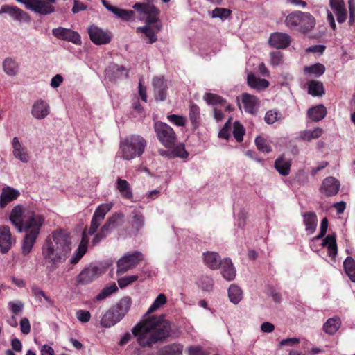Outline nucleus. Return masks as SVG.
<instances>
[{
    "mask_svg": "<svg viewBox=\"0 0 355 355\" xmlns=\"http://www.w3.org/2000/svg\"><path fill=\"white\" fill-rule=\"evenodd\" d=\"M323 132L320 128H315L313 130H304L299 133L298 139L302 141H310L312 139L319 138Z\"/></svg>",
    "mask_w": 355,
    "mask_h": 355,
    "instance_id": "58836bf2",
    "label": "nucleus"
},
{
    "mask_svg": "<svg viewBox=\"0 0 355 355\" xmlns=\"http://www.w3.org/2000/svg\"><path fill=\"white\" fill-rule=\"evenodd\" d=\"M16 243L15 236H12L8 225H0V252L7 254Z\"/></svg>",
    "mask_w": 355,
    "mask_h": 355,
    "instance_id": "9b49d317",
    "label": "nucleus"
},
{
    "mask_svg": "<svg viewBox=\"0 0 355 355\" xmlns=\"http://www.w3.org/2000/svg\"><path fill=\"white\" fill-rule=\"evenodd\" d=\"M327 114V109L323 105H319L309 108L307 111L308 117L314 122L323 119Z\"/></svg>",
    "mask_w": 355,
    "mask_h": 355,
    "instance_id": "7c9ffc66",
    "label": "nucleus"
},
{
    "mask_svg": "<svg viewBox=\"0 0 355 355\" xmlns=\"http://www.w3.org/2000/svg\"><path fill=\"white\" fill-rule=\"evenodd\" d=\"M231 15V10L223 8H216L211 12V17L225 19Z\"/></svg>",
    "mask_w": 355,
    "mask_h": 355,
    "instance_id": "6e6d98bb",
    "label": "nucleus"
},
{
    "mask_svg": "<svg viewBox=\"0 0 355 355\" xmlns=\"http://www.w3.org/2000/svg\"><path fill=\"white\" fill-rule=\"evenodd\" d=\"M282 115L277 110H270L268 111L264 116V121L267 124L271 125L282 120Z\"/></svg>",
    "mask_w": 355,
    "mask_h": 355,
    "instance_id": "49530a36",
    "label": "nucleus"
},
{
    "mask_svg": "<svg viewBox=\"0 0 355 355\" xmlns=\"http://www.w3.org/2000/svg\"><path fill=\"white\" fill-rule=\"evenodd\" d=\"M303 222L308 234H313L315 231L318 223L316 214L313 211L306 212L303 215Z\"/></svg>",
    "mask_w": 355,
    "mask_h": 355,
    "instance_id": "c756f323",
    "label": "nucleus"
},
{
    "mask_svg": "<svg viewBox=\"0 0 355 355\" xmlns=\"http://www.w3.org/2000/svg\"><path fill=\"white\" fill-rule=\"evenodd\" d=\"M154 130L159 141L166 148L175 146L177 136L173 129L166 123L157 121L154 124Z\"/></svg>",
    "mask_w": 355,
    "mask_h": 355,
    "instance_id": "0eeeda50",
    "label": "nucleus"
},
{
    "mask_svg": "<svg viewBox=\"0 0 355 355\" xmlns=\"http://www.w3.org/2000/svg\"><path fill=\"white\" fill-rule=\"evenodd\" d=\"M88 34L91 41L96 45L107 44L110 42L112 38L109 33L95 25L89 27Z\"/></svg>",
    "mask_w": 355,
    "mask_h": 355,
    "instance_id": "ddd939ff",
    "label": "nucleus"
},
{
    "mask_svg": "<svg viewBox=\"0 0 355 355\" xmlns=\"http://www.w3.org/2000/svg\"><path fill=\"white\" fill-rule=\"evenodd\" d=\"M284 24L291 31L306 34L314 28L316 21L310 12L295 10L286 16Z\"/></svg>",
    "mask_w": 355,
    "mask_h": 355,
    "instance_id": "7ed1b4c3",
    "label": "nucleus"
},
{
    "mask_svg": "<svg viewBox=\"0 0 355 355\" xmlns=\"http://www.w3.org/2000/svg\"><path fill=\"white\" fill-rule=\"evenodd\" d=\"M189 355H208L207 351L201 346H191L188 348Z\"/></svg>",
    "mask_w": 355,
    "mask_h": 355,
    "instance_id": "052dcab7",
    "label": "nucleus"
},
{
    "mask_svg": "<svg viewBox=\"0 0 355 355\" xmlns=\"http://www.w3.org/2000/svg\"><path fill=\"white\" fill-rule=\"evenodd\" d=\"M103 270L97 266L90 265L84 268L76 277L77 285H87L98 279Z\"/></svg>",
    "mask_w": 355,
    "mask_h": 355,
    "instance_id": "9d476101",
    "label": "nucleus"
},
{
    "mask_svg": "<svg viewBox=\"0 0 355 355\" xmlns=\"http://www.w3.org/2000/svg\"><path fill=\"white\" fill-rule=\"evenodd\" d=\"M167 119L177 126L182 127L184 126L186 123V119L182 116L170 114L167 116Z\"/></svg>",
    "mask_w": 355,
    "mask_h": 355,
    "instance_id": "13d9d810",
    "label": "nucleus"
},
{
    "mask_svg": "<svg viewBox=\"0 0 355 355\" xmlns=\"http://www.w3.org/2000/svg\"><path fill=\"white\" fill-rule=\"evenodd\" d=\"M341 322L339 318H329L323 325V330L325 333L333 335L340 328Z\"/></svg>",
    "mask_w": 355,
    "mask_h": 355,
    "instance_id": "4c0bfd02",
    "label": "nucleus"
},
{
    "mask_svg": "<svg viewBox=\"0 0 355 355\" xmlns=\"http://www.w3.org/2000/svg\"><path fill=\"white\" fill-rule=\"evenodd\" d=\"M31 291L32 293L35 295V297H37L40 301H41L40 297H42L48 303L52 304V301L50 299V297L46 295L44 292L37 286H32Z\"/></svg>",
    "mask_w": 355,
    "mask_h": 355,
    "instance_id": "bf43d9fd",
    "label": "nucleus"
},
{
    "mask_svg": "<svg viewBox=\"0 0 355 355\" xmlns=\"http://www.w3.org/2000/svg\"><path fill=\"white\" fill-rule=\"evenodd\" d=\"M117 291V286L114 283L109 286H106L96 296L97 301L105 299L107 297Z\"/></svg>",
    "mask_w": 355,
    "mask_h": 355,
    "instance_id": "864d4df0",
    "label": "nucleus"
},
{
    "mask_svg": "<svg viewBox=\"0 0 355 355\" xmlns=\"http://www.w3.org/2000/svg\"><path fill=\"white\" fill-rule=\"evenodd\" d=\"M17 2L24 3L27 9L35 13L47 15L55 11L53 4L55 0H16Z\"/></svg>",
    "mask_w": 355,
    "mask_h": 355,
    "instance_id": "6e6552de",
    "label": "nucleus"
},
{
    "mask_svg": "<svg viewBox=\"0 0 355 355\" xmlns=\"http://www.w3.org/2000/svg\"><path fill=\"white\" fill-rule=\"evenodd\" d=\"M220 268L221 274L226 280L232 281L236 277V270L230 259H224L222 261Z\"/></svg>",
    "mask_w": 355,
    "mask_h": 355,
    "instance_id": "5701e85b",
    "label": "nucleus"
},
{
    "mask_svg": "<svg viewBox=\"0 0 355 355\" xmlns=\"http://www.w3.org/2000/svg\"><path fill=\"white\" fill-rule=\"evenodd\" d=\"M20 329L21 331L24 334H28L31 331V325L28 318H23L20 320Z\"/></svg>",
    "mask_w": 355,
    "mask_h": 355,
    "instance_id": "69168bd1",
    "label": "nucleus"
},
{
    "mask_svg": "<svg viewBox=\"0 0 355 355\" xmlns=\"http://www.w3.org/2000/svg\"><path fill=\"white\" fill-rule=\"evenodd\" d=\"M133 8L140 14L146 15V22L147 25L137 28V31L143 33L149 39L150 44L155 42L157 40L156 33L148 25L156 23L158 21L159 10L154 5L148 3H136L133 6Z\"/></svg>",
    "mask_w": 355,
    "mask_h": 355,
    "instance_id": "20e7f679",
    "label": "nucleus"
},
{
    "mask_svg": "<svg viewBox=\"0 0 355 355\" xmlns=\"http://www.w3.org/2000/svg\"><path fill=\"white\" fill-rule=\"evenodd\" d=\"M203 99L207 102L209 105H225L226 104V100L222 98L221 96L213 94V93H205L203 96Z\"/></svg>",
    "mask_w": 355,
    "mask_h": 355,
    "instance_id": "37998d69",
    "label": "nucleus"
},
{
    "mask_svg": "<svg viewBox=\"0 0 355 355\" xmlns=\"http://www.w3.org/2000/svg\"><path fill=\"white\" fill-rule=\"evenodd\" d=\"M50 113L49 105L42 99L37 100L33 105L31 114L37 119H43Z\"/></svg>",
    "mask_w": 355,
    "mask_h": 355,
    "instance_id": "6ab92c4d",
    "label": "nucleus"
},
{
    "mask_svg": "<svg viewBox=\"0 0 355 355\" xmlns=\"http://www.w3.org/2000/svg\"><path fill=\"white\" fill-rule=\"evenodd\" d=\"M9 305H10L11 311L15 315L21 312L24 309V304L21 302H19L17 303L10 302L9 303Z\"/></svg>",
    "mask_w": 355,
    "mask_h": 355,
    "instance_id": "774afa93",
    "label": "nucleus"
},
{
    "mask_svg": "<svg viewBox=\"0 0 355 355\" xmlns=\"http://www.w3.org/2000/svg\"><path fill=\"white\" fill-rule=\"evenodd\" d=\"M143 259V254L139 251L125 254L117 261V275L125 273L130 269L135 268Z\"/></svg>",
    "mask_w": 355,
    "mask_h": 355,
    "instance_id": "1a4fd4ad",
    "label": "nucleus"
},
{
    "mask_svg": "<svg viewBox=\"0 0 355 355\" xmlns=\"http://www.w3.org/2000/svg\"><path fill=\"white\" fill-rule=\"evenodd\" d=\"M52 34L59 40L72 42L74 44H80L81 38L79 33L71 29L58 27L52 30Z\"/></svg>",
    "mask_w": 355,
    "mask_h": 355,
    "instance_id": "f8f14e48",
    "label": "nucleus"
},
{
    "mask_svg": "<svg viewBox=\"0 0 355 355\" xmlns=\"http://www.w3.org/2000/svg\"><path fill=\"white\" fill-rule=\"evenodd\" d=\"M138 275H130L118 279V284L121 288H124L128 285L137 281Z\"/></svg>",
    "mask_w": 355,
    "mask_h": 355,
    "instance_id": "4d7b16f0",
    "label": "nucleus"
},
{
    "mask_svg": "<svg viewBox=\"0 0 355 355\" xmlns=\"http://www.w3.org/2000/svg\"><path fill=\"white\" fill-rule=\"evenodd\" d=\"M131 304V297L129 296H125L121 298L116 305L112 306V308L114 309L115 313H118L122 320V318L129 311Z\"/></svg>",
    "mask_w": 355,
    "mask_h": 355,
    "instance_id": "c85d7f7f",
    "label": "nucleus"
},
{
    "mask_svg": "<svg viewBox=\"0 0 355 355\" xmlns=\"http://www.w3.org/2000/svg\"><path fill=\"white\" fill-rule=\"evenodd\" d=\"M110 204H101L95 210L93 216L98 220H103L106 214L111 209Z\"/></svg>",
    "mask_w": 355,
    "mask_h": 355,
    "instance_id": "603ef678",
    "label": "nucleus"
},
{
    "mask_svg": "<svg viewBox=\"0 0 355 355\" xmlns=\"http://www.w3.org/2000/svg\"><path fill=\"white\" fill-rule=\"evenodd\" d=\"M230 300L234 304H238L242 299V291L236 285L232 284L228 289Z\"/></svg>",
    "mask_w": 355,
    "mask_h": 355,
    "instance_id": "79ce46f5",
    "label": "nucleus"
},
{
    "mask_svg": "<svg viewBox=\"0 0 355 355\" xmlns=\"http://www.w3.org/2000/svg\"><path fill=\"white\" fill-rule=\"evenodd\" d=\"M204 261L210 269L217 270L222 263L220 255L217 252H207L203 254Z\"/></svg>",
    "mask_w": 355,
    "mask_h": 355,
    "instance_id": "a878e982",
    "label": "nucleus"
},
{
    "mask_svg": "<svg viewBox=\"0 0 355 355\" xmlns=\"http://www.w3.org/2000/svg\"><path fill=\"white\" fill-rule=\"evenodd\" d=\"M121 320V319L118 315V313H115L114 309L112 307H111L103 315L100 323L102 327L108 328L112 326H114Z\"/></svg>",
    "mask_w": 355,
    "mask_h": 355,
    "instance_id": "b1692460",
    "label": "nucleus"
},
{
    "mask_svg": "<svg viewBox=\"0 0 355 355\" xmlns=\"http://www.w3.org/2000/svg\"><path fill=\"white\" fill-rule=\"evenodd\" d=\"M72 250V242L69 234L62 230L52 232L47 237L42 248V256L47 263L55 268L64 262Z\"/></svg>",
    "mask_w": 355,
    "mask_h": 355,
    "instance_id": "f03ea898",
    "label": "nucleus"
},
{
    "mask_svg": "<svg viewBox=\"0 0 355 355\" xmlns=\"http://www.w3.org/2000/svg\"><path fill=\"white\" fill-rule=\"evenodd\" d=\"M200 107L196 104H191L189 109V119L194 128H197L200 121Z\"/></svg>",
    "mask_w": 355,
    "mask_h": 355,
    "instance_id": "a19ab883",
    "label": "nucleus"
},
{
    "mask_svg": "<svg viewBox=\"0 0 355 355\" xmlns=\"http://www.w3.org/2000/svg\"><path fill=\"white\" fill-rule=\"evenodd\" d=\"M340 189L339 181L332 176L326 178L322 182L320 191L327 197L336 195Z\"/></svg>",
    "mask_w": 355,
    "mask_h": 355,
    "instance_id": "2eb2a0df",
    "label": "nucleus"
},
{
    "mask_svg": "<svg viewBox=\"0 0 355 355\" xmlns=\"http://www.w3.org/2000/svg\"><path fill=\"white\" fill-rule=\"evenodd\" d=\"M334 12L338 23L342 24L346 21L347 14L345 7L338 10L334 11Z\"/></svg>",
    "mask_w": 355,
    "mask_h": 355,
    "instance_id": "338daca9",
    "label": "nucleus"
},
{
    "mask_svg": "<svg viewBox=\"0 0 355 355\" xmlns=\"http://www.w3.org/2000/svg\"><path fill=\"white\" fill-rule=\"evenodd\" d=\"M291 42V36L285 33L275 32L269 37L268 43L271 46L277 49L288 47Z\"/></svg>",
    "mask_w": 355,
    "mask_h": 355,
    "instance_id": "dca6fc26",
    "label": "nucleus"
},
{
    "mask_svg": "<svg viewBox=\"0 0 355 355\" xmlns=\"http://www.w3.org/2000/svg\"><path fill=\"white\" fill-rule=\"evenodd\" d=\"M171 330V322L163 315H153L135 326L132 332L141 347H150L169 337Z\"/></svg>",
    "mask_w": 355,
    "mask_h": 355,
    "instance_id": "f257e3e1",
    "label": "nucleus"
},
{
    "mask_svg": "<svg viewBox=\"0 0 355 355\" xmlns=\"http://www.w3.org/2000/svg\"><path fill=\"white\" fill-rule=\"evenodd\" d=\"M20 196V192L12 187L7 186L2 189L0 195V208L4 209L8 204L16 200Z\"/></svg>",
    "mask_w": 355,
    "mask_h": 355,
    "instance_id": "412c9836",
    "label": "nucleus"
},
{
    "mask_svg": "<svg viewBox=\"0 0 355 355\" xmlns=\"http://www.w3.org/2000/svg\"><path fill=\"white\" fill-rule=\"evenodd\" d=\"M130 224L132 229L137 232L143 227L144 225V216L140 211L134 209L131 212Z\"/></svg>",
    "mask_w": 355,
    "mask_h": 355,
    "instance_id": "e433bc0d",
    "label": "nucleus"
},
{
    "mask_svg": "<svg viewBox=\"0 0 355 355\" xmlns=\"http://www.w3.org/2000/svg\"><path fill=\"white\" fill-rule=\"evenodd\" d=\"M23 208L21 205H17L12 209L9 218L11 223L18 228L19 232H21V227L23 226L24 218Z\"/></svg>",
    "mask_w": 355,
    "mask_h": 355,
    "instance_id": "cd10ccee",
    "label": "nucleus"
},
{
    "mask_svg": "<svg viewBox=\"0 0 355 355\" xmlns=\"http://www.w3.org/2000/svg\"><path fill=\"white\" fill-rule=\"evenodd\" d=\"M270 57L272 65H279L282 62V53L279 51L270 53Z\"/></svg>",
    "mask_w": 355,
    "mask_h": 355,
    "instance_id": "e2e57ef3",
    "label": "nucleus"
},
{
    "mask_svg": "<svg viewBox=\"0 0 355 355\" xmlns=\"http://www.w3.org/2000/svg\"><path fill=\"white\" fill-rule=\"evenodd\" d=\"M242 103L244 106V110L246 112L251 114H256V105L257 103V98L256 96L247 93H244L242 94Z\"/></svg>",
    "mask_w": 355,
    "mask_h": 355,
    "instance_id": "2f4dec72",
    "label": "nucleus"
},
{
    "mask_svg": "<svg viewBox=\"0 0 355 355\" xmlns=\"http://www.w3.org/2000/svg\"><path fill=\"white\" fill-rule=\"evenodd\" d=\"M6 13L10 15L13 19L18 21H30V16L29 15L19 8L16 6H10V5H3L0 8V15Z\"/></svg>",
    "mask_w": 355,
    "mask_h": 355,
    "instance_id": "4468645a",
    "label": "nucleus"
},
{
    "mask_svg": "<svg viewBox=\"0 0 355 355\" xmlns=\"http://www.w3.org/2000/svg\"><path fill=\"white\" fill-rule=\"evenodd\" d=\"M116 188L123 198L128 200L133 198L131 187L127 180L118 178L116 180Z\"/></svg>",
    "mask_w": 355,
    "mask_h": 355,
    "instance_id": "72a5a7b5",
    "label": "nucleus"
},
{
    "mask_svg": "<svg viewBox=\"0 0 355 355\" xmlns=\"http://www.w3.org/2000/svg\"><path fill=\"white\" fill-rule=\"evenodd\" d=\"M123 218V214L115 213L107 219L104 225L112 231L113 229L116 228L120 225Z\"/></svg>",
    "mask_w": 355,
    "mask_h": 355,
    "instance_id": "a18cd8bd",
    "label": "nucleus"
},
{
    "mask_svg": "<svg viewBox=\"0 0 355 355\" xmlns=\"http://www.w3.org/2000/svg\"><path fill=\"white\" fill-rule=\"evenodd\" d=\"M308 92L313 96H322L324 93L323 84L317 80H311L309 83Z\"/></svg>",
    "mask_w": 355,
    "mask_h": 355,
    "instance_id": "c03bdc74",
    "label": "nucleus"
},
{
    "mask_svg": "<svg viewBox=\"0 0 355 355\" xmlns=\"http://www.w3.org/2000/svg\"><path fill=\"white\" fill-rule=\"evenodd\" d=\"M12 146L13 148V155L15 158L19 159L24 163L28 162L30 159L29 155L26 147L23 146L17 137H15L12 141Z\"/></svg>",
    "mask_w": 355,
    "mask_h": 355,
    "instance_id": "4be33fe9",
    "label": "nucleus"
},
{
    "mask_svg": "<svg viewBox=\"0 0 355 355\" xmlns=\"http://www.w3.org/2000/svg\"><path fill=\"white\" fill-rule=\"evenodd\" d=\"M156 101H164L167 96V83L163 76L155 77L152 82Z\"/></svg>",
    "mask_w": 355,
    "mask_h": 355,
    "instance_id": "f3484780",
    "label": "nucleus"
},
{
    "mask_svg": "<svg viewBox=\"0 0 355 355\" xmlns=\"http://www.w3.org/2000/svg\"><path fill=\"white\" fill-rule=\"evenodd\" d=\"M101 3L105 8L114 13L118 18L126 21L133 20L135 17L134 11L116 8L110 4L106 0H101Z\"/></svg>",
    "mask_w": 355,
    "mask_h": 355,
    "instance_id": "aec40b11",
    "label": "nucleus"
},
{
    "mask_svg": "<svg viewBox=\"0 0 355 355\" xmlns=\"http://www.w3.org/2000/svg\"><path fill=\"white\" fill-rule=\"evenodd\" d=\"M255 144L257 149L262 153H268L272 151V148L266 139L258 136L255 139Z\"/></svg>",
    "mask_w": 355,
    "mask_h": 355,
    "instance_id": "de8ad7c7",
    "label": "nucleus"
},
{
    "mask_svg": "<svg viewBox=\"0 0 355 355\" xmlns=\"http://www.w3.org/2000/svg\"><path fill=\"white\" fill-rule=\"evenodd\" d=\"M44 221L45 218L42 215L33 211H27L24 215L21 232L38 236Z\"/></svg>",
    "mask_w": 355,
    "mask_h": 355,
    "instance_id": "423d86ee",
    "label": "nucleus"
},
{
    "mask_svg": "<svg viewBox=\"0 0 355 355\" xmlns=\"http://www.w3.org/2000/svg\"><path fill=\"white\" fill-rule=\"evenodd\" d=\"M304 71L307 73L313 74L315 77H319L325 71V67L320 63H316L311 66H306Z\"/></svg>",
    "mask_w": 355,
    "mask_h": 355,
    "instance_id": "09e8293b",
    "label": "nucleus"
},
{
    "mask_svg": "<svg viewBox=\"0 0 355 355\" xmlns=\"http://www.w3.org/2000/svg\"><path fill=\"white\" fill-rule=\"evenodd\" d=\"M183 346L173 343L166 345L157 352V355H182Z\"/></svg>",
    "mask_w": 355,
    "mask_h": 355,
    "instance_id": "c9c22d12",
    "label": "nucleus"
},
{
    "mask_svg": "<svg viewBox=\"0 0 355 355\" xmlns=\"http://www.w3.org/2000/svg\"><path fill=\"white\" fill-rule=\"evenodd\" d=\"M147 141L141 136L132 135L120 142L122 157L126 160L140 157L144 152Z\"/></svg>",
    "mask_w": 355,
    "mask_h": 355,
    "instance_id": "39448f33",
    "label": "nucleus"
},
{
    "mask_svg": "<svg viewBox=\"0 0 355 355\" xmlns=\"http://www.w3.org/2000/svg\"><path fill=\"white\" fill-rule=\"evenodd\" d=\"M102 220H98L97 218L92 216L90 227L89 228V234H94L99 227Z\"/></svg>",
    "mask_w": 355,
    "mask_h": 355,
    "instance_id": "0e129e2a",
    "label": "nucleus"
},
{
    "mask_svg": "<svg viewBox=\"0 0 355 355\" xmlns=\"http://www.w3.org/2000/svg\"><path fill=\"white\" fill-rule=\"evenodd\" d=\"M245 135V129L242 124L239 121H235L233 127V135L238 142H241L243 140V135Z\"/></svg>",
    "mask_w": 355,
    "mask_h": 355,
    "instance_id": "5fc2aeb1",
    "label": "nucleus"
},
{
    "mask_svg": "<svg viewBox=\"0 0 355 355\" xmlns=\"http://www.w3.org/2000/svg\"><path fill=\"white\" fill-rule=\"evenodd\" d=\"M37 238V236L25 234L21 242V254L24 256H27L31 252Z\"/></svg>",
    "mask_w": 355,
    "mask_h": 355,
    "instance_id": "f704fd0d",
    "label": "nucleus"
},
{
    "mask_svg": "<svg viewBox=\"0 0 355 355\" xmlns=\"http://www.w3.org/2000/svg\"><path fill=\"white\" fill-rule=\"evenodd\" d=\"M3 71L10 76H15L19 73V64L14 58H6L2 64Z\"/></svg>",
    "mask_w": 355,
    "mask_h": 355,
    "instance_id": "bb28decb",
    "label": "nucleus"
},
{
    "mask_svg": "<svg viewBox=\"0 0 355 355\" xmlns=\"http://www.w3.org/2000/svg\"><path fill=\"white\" fill-rule=\"evenodd\" d=\"M291 166V161L286 159L283 156L279 157L275 162V168L279 173L283 176L289 174Z\"/></svg>",
    "mask_w": 355,
    "mask_h": 355,
    "instance_id": "473e14b6",
    "label": "nucleus"
},
{
    "mask_svg": "<svg viewBox=\"0 0 355 355\" xmlns=\"http://www.w3.org/2000/svg\"><path fill=\"white\" fill-rule=\"evenodd\" d=\"M167 302V298L164 294H159L155 300L153 304L150 306L147 313H151L159 309L162 306L165 304Z\"/></svg>",
    "mask_w": 355,
    "mask_h": 355,
    "instance_id": "3c124183",
    "label": "nucleus"
},
{
    "mask_svg": "<svg viewBox=\"0 0 355 355\" xmlns=\"http://www.w3.org/2000/svg\"><path fill=\"white\" fill-rule=\"evenodd\" d=\"M89 241V238L87 233L84 231L82 234L81 241L78 245V247L69 260L71 264L75 265L78 263L82 257L86 254L88 248Z\"/></svg>",
    "mask_w": 355,
    "mask_h": 355,
    "instance_id": "a211bd4d",
    "label": "nucleus"
},
{
    "mask_svg": "<svg viewBox=\"0 0 355 355\" xmlns=\"http://www.w3.org/2000/svg\"><path fill=\"white\" fill-rule=\"evenodd\" d=\"M323 247H327V252L332 259L335 260L338 252V247L335 233L327 236L322 243Z\"/></svg>",
    "mask_w": 355,
    "mask_h": 355,
    "instance_id": "393cba45",
    "label": "nucleus"
},
{
    "mask_svg": "<svg viewBox=\"0 0 355 355\" xmlns=\"http://www.w3.org/2000/svg\"><path fill=\"white\" fill-rule=\"evenodd\" d=\"M112 231L105 225L101 228L100 231L94 236L92 241V245L95 246L98 245L103 239H105Z\"/></svg>",
    "mask_w": 355,
    "mask_h": 355,
    "instance_id": "8fccbe9b",
    "label": "nucleus"
},
{
    "mask_svg": "<svg viewBox=\"0 0 355 355\" xmlns=\"http://www.w3.org/2000/svg\"><path fill=\"white\" fill-rule=\"evenodd\" d=\"M343 267L345 273L348 276L349 279L352 282H355V261L352 257H347L344 262Z\"/></svg>",
    "mask_w": 355,
    "mask_h": 355,
    "instance_id": "ea45409f",
    "label": "nucleus"
},
{
    "mask_svg": "<svg viewBox=\"0 0 355 355\" xmlns=\"http://www.w3.org/2000/svg\"><path fill=\"white\" fill-rule=\"evenodd\" d=\"M76 317L80 322L86 323L90 320L91 314L88 311L80 309L76 311Z\"/></svg>",
    "mask_w": 355,
    "mask_h": 355,
    "instance_id": "680f3d73",
    "label": "nucleus"
}]
</instances>
